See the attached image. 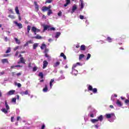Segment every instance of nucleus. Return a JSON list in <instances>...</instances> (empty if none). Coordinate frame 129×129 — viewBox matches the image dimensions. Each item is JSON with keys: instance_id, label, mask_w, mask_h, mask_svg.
<instances>
[{"instance_id": "47", "label": "nucleus", "mask_w": 129, "mask_h": 129, "mask_svg": "<svg viewBox=\"0 0 129 129\" xmlns=\"http://www.w3.org/2000/svg\"><path fill=\"white\" fill-rule=\"evenodd\" d=\"M66 4H67V5H69V4H70L71 1L70 0H66Z\"/></svg>"}, {"instance_id": "61", "label": "nucleus", "mask_w": 129, "mask_h": 129, "mask_svg": "<svg viewBox=\"0 0 129 129\" xmlns=\"http://www.w3.org/2000/svg\"><path fill=\"white\" fill-rule=\"evenodd\" d=\"M34 5H35V6L36 7V6H38V3H37L36 2H34Z\"/></svg>"}, {"instance_id": "27", "label": "nucleus", "mask_w": 129, "mask_h": 129, "mask_svg": "<svg viewBox=\"0 0 129 129\" xmlns=\"http://www.w3.org/2000/svg\"><path fill=\"white\" fill-rule=\"evenodd\" d=\"M53 82H54V79H51L50 81V83H49V85H50V88H52V83H53Z\"/></svg>"}, {"instance_id": "48", "label": "nucleus", "mask_w": 129, "mask_h": 129, "mask_svg": "<svg viewBox=\"0 0 129 129\" xmlns=\"http://www.w3.org/2000/svg\"><path fill=\"white\" fill-rule=\"evenodd\" d=\"M27 43L28 44H32L33 43V41L32 40H29V41H27Z\"/></svg>"}, {"instance_id": "15", "label": "nucleus", "mask_w": 129, "mask_h": 129, "mask_svg": "<svg viewBox=\"0 0 129 129\" xmlns=\"http://www.w3.org/2000/svg\"><path fill=\"white\" fill-rule=\"evenodd\" d=\"M2 62L3 64H5V63H9V60H8V59L7 58H4L2 59Z\"/></svg>"}, {"instance_id": "39", "label": "nucleus", "mask_w": 129, "mask_h": 129, "mask_svg": "<svg viewBox=\"0 0 129 129\" xmlns=\"http://www.w3.org/2000/svg\"><path fill=\"white\" fill-rule=\"evenodd\" d=\"M15 85H17L18 87H21L22 85L20 83H15Z\"/></svg>"}, {"instance_id": "36", "label": "nucleus", "mask_w": 129, "mask_h": 129, "mask_svg": "<svg viewBox=\"0 0 129 129\" xmlns=\"http://www.w3.org/2000/svg\"><path fill=\"white\" fill-rule=\"evenodd\" d=\"M8 17L9 18H10L12 20L15 19V16H14V15H9Z\"/></svg>"}, {"instance_id": "49", "label": "nucleus", "mask_w": 129, "mask_h": 129, "mask_svg": "<svg viewBox=\"0 0 129 129\" xmlns=\"http://www.w3.org/2000/svg\"><path fill=\"white\" fill-rule=\"evenodd\" d=\"M19 47H20V46H18L16 47H15L14 48V51H17V50H18V49H19Z\"/></svg>"}, {"instance_id": "51", "label": "nucleus", "mask_w": 129, "mask_h": 129, "mask_svg": "<svg viewBox=\"0 0 129 129\" xmlns=\"http://www.w3.org/2000/svg\"><path fill=\"white\" fill-rule=\"evenodd\" d=\"M18 18H19V21H21L22 18H21V15H20V14L18 15Z\"/></svg>"}, {"instance_id": "37", "label": "nucleus", "mask_w": 129, "mask_h": 129, "mask_svg": "<svg viewBox=\"0 0 129 129\" xmlns=\"http://www.w3.org/2000/svg\"><path fill=\"white\" fill-rule=\"evenodd\" d=\"M11 52V47H8V50L6 51V53H10Z\"/></svg>"}, {"instance_id": "2", "label": "nucleus", "mask_w": 129, "mask_h": 129, "mask_svg": "<svg viewBox=\"0 0 129 129\" xmlns=\"http://www.w3.org/2000/svg\"><path fill=\"white\" fill-rule=\"evenodd\" d=\"M31 30V26L28 25L27 26V32L25 33L26 35H27L28 37H30V34H29V33H30V30Z\"/></svg>"}, {"instance_id": "7", "label": "nucleus", "mask_w": 129, "mask_h": 129, "mask_svg": "<svg viewBox=\"0 0 129 129\" xmlns=\"http://www.w3.org/2000/svg\"><path fill=\"white\" fill-rule=\"evenodd\" d=\"M20 94H21V95H28V94H29V92L28 90H26L25 92L22 91L20 92Z\"/></svg>"}, {"instance_id": "21", "label": "nucleus", "mask_w": 129, "mask_h": 129, "mask_svg": "<svg viewBox=\"0 0 129 129\" xmlns=\"http://www.w3.org/2000/svg\"><path fill=\"white\" fill-rule=\"evenodd\" d=\"M8 109L5 108H2V111H3V112H4V113H8Z\"/></svg>"}, {"instance_id": "62", "label": "nucleus", "mask_w": 129, "mask_h": 129, "mask_svg": "<svg viewBox=\"0 0 129 129\" xmlns=\"http://www.w3.org/2000/svg\"><path fill=\"white\" fill-rule=\"evenodd\" d=\"M18 55H19V51H17L16 54H15V56H18Z\"/></svg>"}, {"instance_id": "25", "label": "nucleus", "mask_w": 129, "mask_h": 129, "mask_svg": "<svg viewBox=\"0 0 129 129\" xmlns=\"http://www.w3.org/2000/svg\"><path fill=\"white\" fill-rule=\"evenodd\" d=\"M81 1V9H83L84 8V4H83V0Z\"/></svg>"}, {"instance_id": "41", "label": "nucleus", "mask_w": 129, "mask_h": 129, "mask_svg": "<svg viewBox=\"0 0 129 129\" xmlns=\"http://www.w3.org/2000/svg\"><path fill=\"white\" fill-rule=\"evenodd\" d=\"M50 30L51 31H55L56 30V29H55V28H54V27H51L50 29H48V31Z\"/></svg>"}, {"instance_id": "40", "label": "nucleus", "mask_w": 129, "mask_h": 129, "mask_svg": "<svg viewBox=\"0 0 129 129\" xmlns=\"http://www.w3.org/2000/svg\"><path fill=\"white\" fill-rule=\"evenodd\" d=\"M16 101H17V98H12V102H16Z\"/></svg>"}, {"instance_id": "19", "label": "nucleus", "mask_w": 129, "mask_h": 129, "mask_svg": "<svg viewBox=\"0 0 129 129\" xmlns=\"http://www.w3.org/2000/svg\"><path fill=\"white\" fill-rule=\"evenodd\" d=\"M60 35H61V33L60 32H57L55 34V38H58L60 36Z\"/></svg>"}, {"instance_id": "14", "label": "nucleus", "mask_w": 129, "mask_h": 129, "mask_svg": "<svg viewBox=\"0 0 129 129\" xmlns=\"http://www.w3.org/2000/svg\"><path fill=\"white\" fill-rule=\"evenodd\" d=\"M77 66V64H74L72 67V72H74L75 71L76 72H77V70H75L74 68H76Z\"/></svg>"}, {"instance_id": "1", "label": "nucleus", "mask_w": 129, "mask_h": 129, "mask_svg": "<svg viewBox=\"0 0 129 129\" xmlns=\"http://www.w3.org/2000/svg\"><path fill=\"white\" fill-rule=\"evenodd\" d=\"M42 27H43V30L42 31V32L44 33L45 31H47L50 28V26L45 25V24H42Z\"/></svg>"}, {"instance_id": "55", "label": "nucleus", "mask_w": 129, "mask_h": 129, "mask_svg": "<svg viewBox=\"0 0 129 129\" xmlns=\"http://www.w3.org/2000/svg\"><path fill=\"white\" fill-rule=\"evenodd\" d=\"M65 55V54H64V53H63V52H61V53H60V56H61V57H63V56H64Z\"/></svg>"}, {"instance_id": "17", "label": "nucleus", "mask_w": 129, "mask_h": 129, "mask_svg": "<svg viewBox=\"0 0 129 129\" xmlns=\"http://www.w3.org/2000/svg\"><path fill=\"white\" fill-rule=\"evenodd\" d=\"M43 92H47L48 91V86L47 85H45V88L43 89Z\"/></svg>"}, {"instance_id": "63", "label": "nucleus", "mask_w": 129, "mask_h": 129, "mask_svg": "<svg viewBox=\"0 0 129 129\" xmlns=\"http://www.w3.org/2000/svg\"><path fill=\"white\" fill-rule=\"evenodd\" d=\"M20 118H21V117L20 116L17 117V120L18 121L20 120Z\"/></svg>"}, {"instance_id": "20", "label": "nucleus", "mask_w": 129, "mask_h": 129, "mask_svg": "<svg viewBox=\"0 0 129 129\" xmlns=\"http://www.w3.org/2000/svg\"><path fill=\"white\" fill-rule=\"evenodd\" d=\"M15 41L16 44H21V41H20V40L18 39V38H15Z\"/></svg>"}, {"instance_id": "18", "label": "nucleus", "mask_w": 129, "mask_h": 129, "mask_svg": "<svg viewBox=\"0 0 129 129\" xmlns=\"http://www.w3.org/2000/svg\"><path fill=\"white\" fill-rule=\"evenodd\" d=\"M46 46H47L46 45V44L43 43V44H42V46L40 47V48L41 49V50H43V49L46 48Z\"/></svg>"}, {"instance_id": "58", "label": "nucleus", "mask_w": 129, "mask_h": 129, "mask_svg": "<svg viewBox=\"0 0 129 129\" xmlns=\"http://www.w3.org/2000/svg\"><path fill=\"white\" fill-rule=\"evenodd\" d=\"M15 67H23V66L17 65L15 66Z\"/></svg>"}, {"instance_id": "3", "label": "nucleus", "mask_w": 129, "mask_h": 129, "mask_svg": "<svg viewBox=\"0 0 129 129\" xmlns=\"http://www.w3.org/2000/svg\"><path fill=\"white\" fill-rule=\"evenodd\" d=\"M43 69H45V68H46L47 67V66H48V61H47L46 60H44L43 62Z\"/></svg>"}, {"instance_id": "28", "label": "nucleus", "mask_w": 129, "mask_h": 129, "mask_svg": "<svg viewBox=\"0 0 129 129\" xmlns=\"http://www.w3.org/2000/svg\"><path fill=\"white\" fill-rule=\"evenodd\" d=\"M116 104H117L118 106H121V105H122L120 101L118 100L116 102Z\"/></svg>"}, {"instance_id": "57", "label": "nucleus", "mask_w": 129, "mask_h": 129, "mask_svg": "<svg viewBox=\"0 0 129 129\" xmlns=\"http://www.w3.org/2000/svg\"><path fill=\"white\" fill-rule=\"evenodd\" d=\"M28 45H29V43H28V42H27L24 44V47H26V46H28Z\"/></svg>"}, {"instance_id": "43", "label": "nucleus", "mask_w": 129, "mask_h": 129, "mask_svg": "<svg viewBox=\"0 0 129 129\" xmlns=\"http://www.w3.org/2000/svg\"><path fill=\"white\" fill-rule=\"evenodd\" d=\"M107 40H108V42H109L110 43H111V42H112V41H111V38H110V37H108V38H107Z\"/></svg>"}, {"instance_id": "9", "label": "nucleus", "mask_w": 129, "mask_h": 129, "mask_svg": "<svg viewBox=\"0 0 129 129\" xmlns=\"http://www.w3.org/2000/svg\"><path fill=\"white\" fill-rule=\"evenodd\" d=\"M76 10H77V7H76V5H74L73 7L72 11L71 12V14H73L74 13V12H75L76 11Z\"/></svg>"}, {"instance_id": "4", "label": "nucleus", "mask_w": 129, "mask_h": 129, "mask_svg": "<svg viewBox=\"0 0 129 129\" xmlns=\"http://www.w3.org/2000/svg\"><path fill=\"white\" fill-rule=\"evenodd\" d=\"M32 39H36L37 40H41V39H42V36L39 35H37L36 36H32L31 37Z\"/></svg>"}, {"instance_id": "50", "label": "nucleus", "mask_w": 129, "mask_h": 129, "mask_svg": "<svg viewBox=\"0 0 129 129\" xmlns=\"http://www.w3.org/2000/svg\"><path fill=\"white\" fill-rule=\"evenodd\" d=\"M48 52H49V49L48 48H45V53H47Z\"/></svg>"}, {"instance_id": "59", "label": "nucleus", "mask_w": 129, "mask_h": 129, "mask_svg": "<svg viewBox=\"0 0 129 129\" xmlns=\"http://www.w3.org/2000/svg\"><path fill=\"white\" fill-rule=\"evenodd\" d=\"M45 57H46L47 58H48V57H49V55H48V54H47V53H45Z\"/></svg>"}, {"instance_id": "42", "label": "nucleus", "mask_w": 129, "mask_h": 129, "mask_svg": "<svg viewBox=\"0 0 129 129\" xmlns=\"http://www.w3.org/2000/svg\"><path fill=\"white\" fill-rule=\"evenodd\" d=\"M31 31L34 33V35H37V32L32 28H31Z\"/></svg>"}, {"instance_id": "44", "label": "nucleus", "mask_w": 129, "mask_h": 129, "mask_svg": "<svg viewBox=\"0 0 129 129\" xmlns=\"http://www.w3.org/2000/svg\"><path fill=\"white\" fill-rule=\"evenodd\" d=\"M58 17H61L62 16V12L59 11V13L57 14Z\"/></svg>"}, {"instance_id": "34", "label": "nucleus", "mask_w": 129, "mask_h": 129, "mask_svg": "<svg viewBox=\"0 0 129 129\" xmlns=\"http://www.w3.org/2000/svg\"><path fill=\"white\" fill-rule=\"evenodd\" d=\"M88 90H90V91H92L93 88H92V86L89 85V87L88 88Z\"/></svg>"}, {"instance_id": "32", "label": "nucleus", "mask_w": 129, "mask_h": 129, "mask_svg": "<svg viewBox=\"0 0 129 129\" xmlns=\"http://www.w3.org/2000/svg\"><path fill=\"white\" fill-rule=\"evenodd\" d=\"M20 61L21 63H23V64H25V61L24 60V58L21 57L20 58Z\"/></svg>"}, {"instance_id": "5", "label": "nucleus", "mask_w": 129, "mask_h": 129, "mask_svg": "<svg viewBox=\"0 0 129 129\" xmlns=\"http://www.w3.org/2000/svg\"><path fill=\"white\" fill-rule=\"evenodd\" d=\"M14 23L17 25V27H18L20 29H22L23 28V25L21 23H19L18 22L15 21Z\"/></svg>"}, {"instance_id": "52", "label": "nucleus", "mask_w": 129, "mask_h": 129, "mask_svg": "<svg viewBox=\"0 0 129 129\" xmlns=\"http://www.w3.org/2000/svg\"><path fill=\"white\" fill-rule=\"evenodd\" d=\"M36 70H37V67H35L33 68V71L34 72H36Z\"/></svg>"}, {"instance_id": "29", "label": "nucleus", "mask_w": 129, "mask_h": 129, "mask_svg": "<svg viewBox=\"0 0 129 129\" xmlns=\"http://www.w3.org/2000/svg\"><path fill=\"white\" fill-rule=\"evenodd\" d=\"M37 47H38V43H34L33 44V49H34V50H36V49H37Z\"/></svg>"}, {"instance_id": "26", "label": "nucleus", "mask_w": 129, "mask_h": 129, "mask_svg": "<svg viewBox=\"0 0 129 129\" xmlns=\"http://www.w3.org/2000/svg\"><path fill=\"white\" fill-rule=\"evenodd\" d=\"M91 121L93 122V123H95V122H97L98 121V119H92L91 120Z\"/></svg>"}, {"instance_id": "24", "label": "nucleus", "mask_w": 129, "mask_h": 129, "mask_svg": "<svg viewBox=\"0 0 129 129\" xmlns=\"http://www.w3.org/2000/svg\"><path fill=\"white\" fill-rule=\"evenodd\" d=\"M81 50L82 51H85V45H82L81 46Z\"/></svg>"}, {"instance_id": "46", "label": "nucleus", "mask_w": 129, "mask_h": 129, "mask_svg": "<svg viewBox=\"0 0 129 129\" xmlns=\"http://www.w3.org/2000/svg\"><path fill=\"white\" fill-rule=\"evenodd\" d=\"M80 18L81 19V20H83V19H84V16L82 15H80Z\"/></svg>"}, {"instance_id": "11", "label": "nucleus", "mask_w": 129, "mask_h": 129, "mask_svg": "<svg viewBox=\"0 0 129 129\" xmlns=\"http://www.w3.org/2000/svg\"><path fill=\"white\" fill-rule=\"evenodd\" d=\"M5 106L7 110H10V106H9V104H8V102L7 100H5Z\"/></svg>"}, {"instance_id": "38", "label": "nucleus", "mask_w": 129, "mask_h": 129, "mask_svg": "<svg viewBox=\"0 0 129 129\" xmlns=\"http://www.w3.org/2000/svg\"><path fill=\"white\" fill-rule=\"evenodd\" d=\"M90 57H91V54H90V53H88L87 57V60H89Z\"/></svg>"}, {"instance_id": "30", "label": "nucleus", "mask_w": 129, "mask_h": 129, "mask_svg": "<svg viewBox=\"0 0 129 129\" xmlns=\"http://www.w3.org/2000/svg\"><path fill=\"white\" fill-rule=\"evenodd\" d=\"M85 55L83 54H81L79 55V60H81V59H82V58H84Z\"/></svg>"}, {"instance_id": "6", "label": "nucleus", "mask_w": 129, "mask_h": 129, "mask_svg": "<svg viewBox=\"0 0 129 129\" xmlns=\"http://www.w3.org/2000/svg\"><path fill=\"white\" fill-rule=\"evenodd\" d=\"M15 92H16L15 90H11L8 92L7 95H13V94H15Z\"/></svg>"}, {"instance_id": "45", "label": "nucleus", "mask_w": 129, "mask_h": 129, "mask_svg": "<svg viewBox=\"0 0 129 129\" xmlns=\"http://www.w3.org/2000/svg\"><path fill=\"white\" fill-rule=\"evenodd\" d=\"M4 40H5V42H8L9 39H8V37L5 36V37H4Z\"/></svg>"}, {"instance_id": "10", "label": "nucleus", "mask_w": 129, "mask_h": 129, "mask_svg": "<svg viewBox=\"0 0 129 129\" xmlns=\"http://www.w3.org/2000/svg\"><path fill=\"white\" fill-rule=\"evenodd\" d=\"M98 121H102L103 120V116L102 115H101L100 116L98 117Z\"/></svg>"}, {"instance_id": "53", "label": "nucleus", "mask_w": 129, "mask_h": 129, "mask_svg": "<svg viewBox=\"0 0 129 129\" xmlns=\"http://www.w3.org/2000/svg\"><path fill=\"white\" fill-rule=\"evenodd\" d=\"M35 9L39 11V6H35Z\"/></svg>"}, {"instance_id": "64", "label": "nucleus", "mask_w": 129, "mask_h": 129, "mask_svg": "<svg viewBox=\"0 0 129 129\" xmlns=\"http://www.w3.org/2000/svg\"><path fill=\"white\" fill-rule=\"evenodd\" d=\"M45 128V125L43 124L42 127H41V129H44Z\"/></svg>"}, {"instance_id": "56", "label": "nucleus", "mask_w": 129, "mask_h": 129, "mask_svg": "<svg viewBox=\"0 0 129 129\" xmlns=\"http://www.w3.org/2000/svg\"><path fill=\"white\" fill-rule=\"evenodd\" d=\"M51 8H52V6H51V5L48 6V7H47V9H48V10H51Z\"/></svg>"}, {"instance_id": "35", "label": "nucleus", "mask_w": 129, "mask_h": 129, "mask_svg": "<svg viewBox=\"0 0 129 129\" xmlns=\"http://www.w3.org/2000/svg\"><path fill=\"white\" fill-rule=\"evenodd\" d=\"M52 2V0H46L45 2V4H51Z\"/></svg>"}, {"instance_id": "8", "label": "nucleus", "mask_w": 129, "mask_h": 129, "mask_svg": "<svg viewBox=\"0 0 129 129\" xmlns=\"http://www.w3.org/2000/svg\"><path fill=\"white\" fill-rule=\"evenodd\" d=\"M42 12H47V11H49V10L48 9V7H46V6H44L42 8Z\"/></svg>"}, {"instance_id": "54", "label": "nucleus", "mask_w": 129, "mask_h": 129, "mask_svg": "<svg viewBox=\"0 0 129 129\" xmlns=\"http://www.w3.org/2000/svg\"><path fill=\"white\" fill-rule=\"evenodd\" d=\"M9 56H11V54H4L5 57H8Z\"/></svg>"}, {"instance_id": "22", "label": "nucleus", "mask_w": 129, "mask_h": 129, "mask_svg": "<svg viewBox=\"0 0 129 129\" xmlns=\"http://www.w3.org/2000/svg\"><path fill=\"white\" fill-rule=\"evenodd\" d=\"M38 76L40 77L41 79H43V78H44V75L43 74V73H39Z\"/></svg>"}, {"instance_id": "13", "label": "nucleus", "mask_w": 129, "mask_h": 129, "mask_svg": "<svg viewBox=\"0 0 129 129\" xmlns=\"http://www.w3.org/2000/svg\"><path fill=\"white\" fill-rule=\"evenodd\" d=\"M32 28L35 32H36V33H39V32H41V30L36 28L35 27H32Z\"/></svg>"}, {"instance_id": "60", "label": "nucleus", "mask_w": 129, "mask_h": 129, "mask_svg": "<svg viewBox=\"0 0 129 129\" xmlns=\"http://www.w3.org/2000/svg\"><path fill=\"white\" fill-rule=\"evenodd\" d=\"M52 41H53V39H52V38H49L48 39V42H52Z\"/></svg>"}, {"instance_id": "33", "label": "nucleus", "mask_w": 129, "mask_h": 129, "mask_svg": "<svg viewBox=\"0 0 129 129\" xmlns=\"http://www.w3.org/2000/svg\"><path fill=\"white\" fill-rule=\"evenodd\" d=\"M92 91H93V93H97V89L94 88V89H93Z\"/></svg>"}, {"instance_id": "31", "label": "nucleus", "mask_w": 129, "mask_h": 129, "mask_svg": "<svg viewBox=\"0 0 129 129\" xmlns=\"http://www.w3.org/2000/svg\"><path fill=\"white\" fill-rule=\"evenodd\" d=\"M52 14H53V12L51 10H49L47 12V15L48 16H50V15H51Z\"/></svg>"}, {"instance_id": "12", "label": "nucleus", "mask_w": 129, "mask_h": 129, "mask_svg": "<svg viewBox=\"0 0 129 129\" xmlns=\"http://www.w3.org/2000/svg\"><path fill=\"white\" fill-rule=\"evenodd\" d=\"M112 115H114V114L113 113H111V114H106V117L107 118H110Z\"/></svg>"}, {"instance_id": "23", "label": "nucleus", "mask_w": 129, "mask_h": 129, "mask_svg": "<svg viewBox=\"0 0 129 129\" xmlns=\"http://www.w3.org/2000/svg\"><path fill=\"white\" fill-rule=\"evenodd\" d=\"M60 65V62L57 61L56 63H55L53 65V67H57V66H59Z\"/></svg>"}, {"instance_id": "16", "label": "nucleus", "mask_w": 129, "mask_h": 129, "mask_svg": "<svg viewBox=\"0 0 129 129\" xmlns=\"http://www.w3.org/2000/svg\"><path fill=\"white\" fill-rule=\"evenodd\" d=\"M15 12L17 15H20V10H19V7H16L15 8Z\"/></svg>"}]
</instances>
